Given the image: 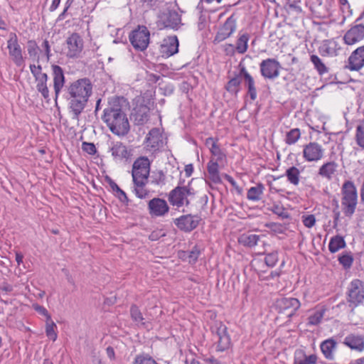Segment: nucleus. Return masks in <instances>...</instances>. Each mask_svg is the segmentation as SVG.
Masks as SVG:
<instances>
[{
    "instance_id": "69168bd1",
    "label": "nucleus",
    "mask_w": 364,
    "mask_h": 364,
    "mask_svg": "<svg viewBox=\"0 0 364 364\" xmlns=\"http://www.w3.org/2000/svg\"><path fill=\"white\" fill-rule=\"evenodd\" d=\"M23 255L21 252H16V261L18 265H20L21 263H23Z\"/></svg>"
},
{
    "instance_id": "2f4dec72",
    "label": "nucleus",
    "mask_w": 364,
    "mask_h": 364,
    "mask_svg": "<svg viewBox=\"0 0 364 364\" xmlns=\"http://www.w3.org/2000/svg\"><path fill=\"white\" fill-rule=\"evenodd\" d=\"M345 247L346 242L343 237L338 235L333 237L328 244V249L331 253H335Z\"/></svg>"
},
{
    "instance_id": "5fc2aeb1",
    "label": "nucleus",
    "mask_w": 364,
    "mask_h": 364,
    "mask_svg": "<svg viewBox=\"0 0 364 364\" xmlns=\"http://www.w3.org/2000/svg\"><path fill=\"white\" fill-rule=\"evenodd\" d=\"M82 149L89 154H94L96 152L95 146L92 143L84 142Z\"/></svg>"
},
{
    "instance_id": "2eb2a0df",
    "label": "nucleus",
    "mask_w": 364,
    "mask_h": 364,
    "mask_svg": "<svg viewBox=\"0 0 364 364\" xmlns=\"http://www.w3.org/2000/svg\"><path fill=\"white\" fill-rule=\"evenodd\" d=\"M192 194L191 189L186 186L177 187L171 192L169 200L173 205L181 207L185 203L188 204L187 198Z\"/></svg>"
},
{
    "instance_id": "0eeeda50",
    "label": "nucleus",
    "mask_w": 364,
    "mask_h": 364,
    "mask_svg": "<svg viewBox=\"0 0 364 364\" xmlns=\"http://www.w3.org/2000/svg\"><path fill=\"white\" fill-rule=\"evenodd\" d=\"M7 49L11 60L18 67L24 65L25 60L23 56L22 48L18 43L16 33H11L7 40Z\"/></svg>"
},
{
    "instance_id": "6e6552de",
    "label": "nucleus",
    "mask_w": 364,
    "mask_h": 364,
    "mask_svg": "<svg viewBox=\"0 0 364 364\" xmlns=\"http://www.w3.org/2000/svg\"><path fill=\"white\" fill-rule=\"evenodd\" d=\"M261 75L264 79L274 80L279 76L282 65L275 58H267L259 65Z\"/></svg>"
},
{
    "instance_id": "79ce46f5",
    "label": "nucleus",
    "mask_w": 364,
    "mask_h": 364,
    "mask_svg": "<svg viewBox=\"0 0 364 364\" xmlns=\"http://www.w3.org/2000/svg\"><path fill=\"white\" fill-rule=\"evenodd\" d=\"M30 70L35 80L48 75L46 73L42 72V67L40 65H30Z\"/></svg>"
},
{
    "instance_id": "a211bd4d",
    "label": "nucleus",
    "mask_w": 364,
    "mask_h": 364,
    "mask_svg": "<svg viewBox=\"0 0 364 364\" xmlns=\"http://www.w3.org/2000/svg\"><path fill=\"white\" fill-rule=\"evenodd\" d=\"M163 145V136L159 129H152L146 140V149L151 151L154 152L159 149Z\"/></svg>"
},
{
    "instance_id": "412c9836",
    "label": "nucleus",
    "mask_w": 364,
    "mask_h": 364,
    "mask_svg": "<svg viewBox=\"0 0 364 364\" xmlns=\"http://www.w3.org/2000/svg\"><path fill=\"white\" fill-rule=\"evenodd\" d=\"M150 107L148 105L140 103L134 108L132 114L135 123L138 125L145 124L149 119Z\"/></svg>"
},
{
    "instance_id": "4d7b16f0",
    "label": "nucleus",
    "mask_w": 364,
    "mask_h": 364,
    "mask_svg": "<svg viewBox=\"0 0 364 364\" xmlns=\"http://www.w3.org/2000/svg\"><path fill=\"white\" fill-rule=\"evenodd\" d=\"M242 75H240V73L239 75H236L235 77L231 78L229 80V87L233 86V87H238L242 81Z\"/></svg>"
},
{
    "instance_id": "774afa93",
    "label": "nucleus",
    "mask_w": 364,
    "mask_h": 364,
    "mask_svg": "<svg viewBox=\"0 0 364 364\" xmlns=\"http://www.w3.org/2000/svg\"><path fill=\"white\" fill-rule=\"evenodd\" d=\"M107 355L110 359L114 358V350L112 347H107L106 349Z\"/></svg>"
},
{
    "instance_id": "39448f33",
    "label": "nucleus",
    "mask_w": 364,
    "mask_h": 364,
    "mask_svg": "<svg viewBox=\"0 0 364 364\" xmlns=\"http://www.w3.org/2000/svg\"><path fill=\"white\" fill-rule=\"evenodd\" d=\"M129 38L135 50L144 51L149 44L150 32L146 26H139L129 34Z\"/></svg>"
},
{
    "instance_id": "c756f323",
    "label": "nucleus",
    "mask_w": 364,
    "mask_h": 364,
    "mask_svg": "<svg viewBox=\"0 0 364 364\" xmlns=\"http://www.w3.org/2000/svg\"><path fill=\"white\" fill-rule=\"evenodd\" d=\"M249 40V36L247 33H243L238 38L235 47L232 44H229V48H232L240 54L245 53L247 49V42Z\"/></svg>"
},
{
    "instance_id": "3c124183",
    "label": "nucleus",
    "mask_w": 364,
    "mask_h": 364,
    "mask_svg": "<svg viewBox=\"0 0 364 364\" xmlns=\"http://www.w3.org/2000/svg\"><path fill=\"white\" fill-rule=\"evenodd\" d=\"M112 188L114 191H116V192L117 193V197L122 202H123V203L128 202V198H127L126 193H124V191L120 189L119 187L117 184H114V186H112Z\"/></svg>"
},
{
    "instance_id": "5701e85b",
    "label": "nucleus",
    "mask_w": 364,
    "mask_h": 364,
    "mask_svg": "<svg viewBox=\"0 0 364 364\" xmlns=\"http://www.w3.org/2000/svg\"><path fill=\"white\" fill-rule=\"evenodd\" d=\"M343 344L352 350L361 352L364 350V336L350 333L344 338Z\"/></svg>"
},
{
    "instance_id": "b1692460",
    "label": "nucleus",
    "mask_w": 364,
    "mask_h": 364,
    "mask_svg": "<svg viewBox=\"0 0 364 364\" xmlns=\"http://www.w3.org/2000/svg\"><path fill=\"white\" fill-rule=\"evenodd\" d=\"M110 151L114 159L117 161L127 159L129 156V152L127 146L120 141L113 143L110 147Z\"/></svg>"
},
{
    "instance_id": "c03bdc74",
    "label": "nucleus",
    "mask_w": 364,
    "mask_h": 364,
    "mask_svg": "<svg viewBox=\"0 0 364 364\" xmlns=\"http://www.w3.org/2000/svg\"><path fill=\"white\" fill-rule=\"evenodd\" d=\"M229 183L232 186L231 191L232 193H236L237 196H242L243 193V184L237 183L233 178L229 176Z\"/></svg>"
},
{
    "instance_id": "bf43d9fd",
    "label": "nucleus",
    "mask_w": 364,
    "mask_h": 364,
    "mask_svg": "<svg viewBox=\"0 0 364 364\" xmlns=\"http://www.w3.org/2000/svg\"><path fill=\"white\" fill-rule=\"evenodd\" d=\"M42 46L45 50V53L47 57V60H49V59L51 56V53H50V47L48 41L47 40H45L43 43Z\"/></svg>"
},
{
    "instance_id": "72a5a7b5",
    "label": "nucleus",
    "mask_w": 364,
    "mask_h": 364,
    "mask_svg": "<svg viewBox=\"0 0 364 364\" xmlns=\"http://www.w3.org/2000/svg\"><path fill=\"white\" fill-rule=\"evenodd\" d=\"M326 309L324 308H320L316 309L309 317L308 323L309 326H316L318 325L324 316Z\"/></svg>"
},
{
    "instance_id": "9d476101",
    "label": "nucleus",
    "mask_w": 364,
    "mask_h": 364,
    "mask_svg": "<svg viewBox=\"0 0 364 364\" xmlns=\"http://www.w3.org/2000/svg\"><path fill=\"white\" fill-rule=\"evenodd\" d=\"M150 163L146 157H140L133 164L132 175L133 181H148Z\"/></svg>"
},
{
    "instance_id": "37998d69",
    "label": "nucleus",
    "mask_w": 364,
    "mask_h": 364,
    "mask_svg": "<svg viewBox=\"0 0 364 364\" xmlns=\"http://www.w3.org/2000/svg\"><path fill=\"white\" fill-rule=\"evenodd\" d=\"M355 141L360 148L364 149V129L361 125L356 127Z\"/></svg>"
},
{
    "instance_id": "f704fd0d",
    "label": "nucleus",
    "mask_w": 364,
    "mask_h": 364,
    "mask_svg": "<svg viewBox=\"0 0 364 364\" xmlns=\"http://www.w3.org/2000/svg\"><path fill=\"white\" fill-rule=\"evenodd\" d=\"M285 175L288 181L294 186H297L299 183L300 171L295 166H291L287 169Z\"/></svg>"
},
{
    "instance_id": "6e6d98bb",
    "label": "nucleus",
    "mask_w": 364,
    "mask_h": 364,
    "mask_svg": "<svg viewBox=\"0 0 364 364\" xmlns=\"http://www.w3.org/2000/svg\"><path fill=\"white\" fill-rule=\"evenodd\" d=\"M236 18H235V14H232L229 18V36L231 33L235 31L236 30Z\"/></svg>"
},
{
    "instance_id": "f8f14e48",
    "label": "nucleus",
    "mask_w": 364,
    "mask_h": 364,
    "mask_svg": "<svg viewBox=\"0 0 364 364\" xmlns=\"http://www.w3.org/2000/svg\"><path fill=\"white\" fill-rule=\"evenodd\" d=\"M149 213L151 217L159 218L165 216L169 211L167 202L160 198H154L148 203Z\"/></svg>"
},
{
    "instance_id": "4468645a",
    "label": "nucleus",
    "mask_w": 364,
    "mask_h": 364,
    "mask_svg": "<svg viewBox=\"0 0 364 364\" xmlns=\"http://www.w3.org/2000/svg\"><path fill=\"white\" fill-rule=\"evenodd\" d=\"M179 43L176 36L164 38L159 46V53L164 58H168L178 52Z\"/></svg>"
},
{
    "instance_id": "f257e3e1",
    "label": "nucleus",
    "mask_w": 364,
    "mask_h": 364,
    "mask_svg": "<svg viewBox=\"0 0 364 364\" xmlns=\"http://www.w3.org/2000/svg\"><path fill=\"white\" fill-rule=\"evenodd\" d=\"M92 86L88 79H80L68 87L70 95V109L73 119H78L79 115L83 111L89 97L92 94Z\"/></svg>"
},
{
    "instance_id": "603ef678",
    "label": "nucleus",
    "mask_w": 364,
    "mask_h": 364,
    "mask_svg": "<svg viewBox=\"0 0 364 364\" xmlns=\"http://www.w3.org/2000/svg\"><path fill=\"white\" fill-rule=\"evenodd\" d=\"M303 223L306 228H312L316 223L315 216L314 215L303 216Z\"/></svg>"
},
{
    "instance_id": "e433bc0d",
    "label": "nucleus",
    "mask_w": 364,
    "mask_h": 364,
    "mask_svg": "<svg viewBox=\"0 0 364 364\" xmlns=\"http://www.w3.org/2000/svg\"><path fill=\"white\" fill-rule=\"evenodd\" d=\"M301 136L300 129L294 128L288 132L286 134L285 142L289 145L295 144Z\"/></svg>"
},
{
    "instance_id": "20e7f679",
    "label": "nucleus",
    "mask_w": 364,
    "mask_h": 364,
    "mask_svg": "<svg viewBox=\"0 0 364 364\" xmlns=\"http://www.w3.org/2000/svg\"><path fill=\"white\" fill-rule=\"evenodd\" d=\"M274 307L278 314L285 315L291 321L301 307V302L296 298L281 296L276 299Z\"/></svg>"
},
{
    "instance_id": "a878e982",
    "label": "nucleus",
    "mask_w": 364,
    "mask_h": 364,
    "mask_svg": "<svg viewBox=\"0 0 364 364\" xmlns=\"http://www.w3.org/2000/svg\"><path fill=\"white\" fill-rule=\"evenodd\" d=\"M336 347V342L333 338L327 339L321 343L320 348L324 357L328 360H333V351Z\"/></svg>"
},
{
    "instance_id": "f3484780",
    "label": "nucleus",
    "mask_w": 364,
    "mask_h": 364,
    "mask_svg": "<svg viewBox=\"0 0 364 364\" xmlns=\"http://www.w3.org/2000/svg\"><path fill=\"white\" fill-rule=\"evenodd\" d=\"M240 75H242L244 86L247 89V96L250 98L252 102L255 101L257 97V91L255 79L247 72L245 66L241 67Z\"/></svg>"
},
{
    "instance_id": "a18cd8bd",
    "label": "nucleus",
    "mask_w": 364,
    "mask_h": 364,
    "mask_svg": "<svg viewBox=\"0 0 364 364\" xmlns=\"http://www.w3.org/2000/svg\"><path fill=\"white\" fill-rule=\"evenodd\" d=\"M134 364H158L156 361L148 355H140L135 358Z\"/></svg>"
},
{
    "instance_id": "c9c22d12",
    "label": "nucleus",
    "mask_w": 364,
    "mask_h": 364,
    "mask_svg": "<svg viewBox=\"0 0 364 364\" xmlns=\"http://www.w3.org/2000/svg\"><path fill=\"white\" fill-rule=\"evenodd\" d=\"M133 182L134 192L136 197H138L139 198H145L149 194V191L145 188L147 181H139Z\"/></svg>"
},
{
    "instance_id": "393cba45",
    "label": "nucleus",
    "mask_w": 364,
    "mask_h": 364,
    "mask_svg": "<svg viewBox=\"0 0 364 364\" xmlns=\"http://www.w3.org/2000/svg\"><path fill=\"white\" fill-rule=\"evenodd\" d=\"M338 168V164L336 162L333 161H327L320 166L318 173L322 178L330 181L337 172Z\"/></svg>"
},
{
    "instance_id": "ea45409f",
    "label": "nucleus",
    "mask_w": 364,
    "mask_h": 364,
    "mask_svg": "<svg viewBox=\"0 0 364 364\" xmlns=\"http://www.w3.org/2000/svg\"><path fill=\"white\" fill-rule=\"evenodd\" d=\"M338 262L344 269H349L353 262V257L350 252L343 254L338 257Z\"/></svg>"
},
{
    "instance_id": "49530a36",
    "label": "nucleus",
    "mask_w": 364,
    "mask_h": 364,
    "mask_svg": "<svg viewBox=\"0 0 364 364\" xmlns=\"http://www.w3.org/2000/svg\"><path fill=\"white\" fill-rule=\"evenodd\" d=\"M264 262L269 267H274L278 262V252L277 251L267 254Z\"/></svg>"
},
{
    "instance_id": "0e129e2a",
    "label": "nucleus",
    "mask_w": 364,
    "mask_h": 364,
    "mask_svg": "<svg viewBox=\"0 0 364 364\" xmlns=\"http://www.w3.org/2000/svg\"><path fill=\"white\" fill-rule=\"evenodd\" d=\"M193 171V167L192 164H188L185 166V172L186 176H190Z\"/></svg>"
},
{
    "instance_id": "8fccbe9b",
    "label": "nucleus",
    "mask_w": 364,
    "mask_h": 364,
    "mask_svg": "<svg viewBox=\"0 0 364 364\" xmlns=\"http://www.w3.org/2000/svg\"><path fill=\"white\" fill-rule=\"evenodd\" d=\"M206 145L210 146V149L214 156H218L220 154V149L216 145V143L213 138H208L206 140Z\"/></svg>"
},
{
    "instance_id": "7c9ffc66",
    "label": "nucleus",
    "mask_w": 364,
    "mask_h": 364,
    "mask_svg": "<svg viewBox=\"0 0 364 364\" xmlns=\"http://www.w3.org/2000/svg\"><path fill=\"white\" fill-rule=\"evenodd\" d=\"M260 237L255 234H243L238 238L239 243L243 245L244 246H247L248 247H252L255 246L258 241L259 240Z\"/></svg>"
},
{
    "instance_id": "9b49d317",
    "label": "nucleus",
    "mask_w": 364,
    "mask_h": 364,
    "mask_svg": "<svg viewBox=\"0 0 364 364\" xmlns=\"http://www.w3.org/2000/svg\"><path fill=\"white\" fill-rule=\"evenodd\" d=\"M324 149L318 142H309L304 146L303 157L307 162H317L323 159Z\"/></svg>"
},
{
    "instance_id": "680f3d73",
    "label": "nucleus",
    "mask_w": 364,
    "mask_h": 364,
    "mask_svg": "<svg viewBox=\"0 0 364 364\" xmlns=\"http://www.w3.org/2000/svg\"><path fill=\"white\" fill-rule=\"evenodd\" d=\"M288 6L289 9H294L295 11L300 13L301 12V9L300 6H299L296 2L289 3L288 4Z\"/></svg>"
},
{
    "instance_id": "cd10ccee",
    "label": "nucleus",
    "mask_w": 364,
    "mask_h": 364,
    "mask_svg": "<svg viewBox=\"0 0 364 364\" xmlns=\"http://www.w3.org/2000/svg\"><path fill=\"white\" fill-rule=\"evenodd\" d=\"M208 173L209 178L214 183H219L221 180L219 171V164L212 159L208 164Z\"/></svg>"
},
{
    "instance_id": "de8ad7c7",
    "label": "nucleus",
    "mask_w": 364,
    "mask_h": 364,
    "mask_svg": "<svg viewBox=\"0 0 364 364\" xmlns=\"http://www.w3.org/2000/svg\"><path fill=\"white\" fill-rule=\"evenodd\" d=\"M130 314L132 319L137 323L143 324V316L141 311L136 306H132L130 309Z\"/></svg>"
},
{
    "instance_id": "bb28decb",
    "label": "nucleus",
    "mask_w": 364,
    "mask_h": 364,
    "mask_svg": "<svg viewBox=\"0 0 364 364\" xmlns=\"http://www.w3.org/2000/svg\"><path fill=\"white\" fill-rule=\"evenodd\" d=\"M48 77L45 76L35 80L37 91L41 95L47 102L50 100V91L47 85Z\"/></svg>"
},
{
    "instance_id": "aec40b11",
    "label": "nucleus",
    "mask_w": 364,
    "mask_h": 364,
    "mask_svg": "<svg viewBox=\"0 0 364 364\" xmlns=\"http://www.w3.org/2000/svg\"><path fill=\"white\" fill-rule=\"evenodd\" d=\"M199 222V218L196 215H186L176 219L175 224L181 230L191 231L196 228Z\"/></svg>"
},
{
    "instance_id": "e2e57ef3",
    "label": "nucleus",
    "mask_w": 364,
    "mask_h": 364,
    "mask_svg": "<svg viewBox=\"0 0 364 364\" xmlns=\"http://www.w3.org/2000/svg\"><path fill=\"white\" fill-rule=\"evenodd\" d=\"M60 3V0H53L49 10L50 11H55L58 7Z\"/></svg>"
},
{
    "instance_id": "13d9d810",
    "label": "nucleus",
    "mask_w": 364,
    "mask_h": 364,
    "mask_svg": "<svg viewBox=\"0 0 364 364\" xmlns=\"http://www.w3.org/2000/svg\"><path fill=\"white\" fill-rule=\"evenodd\" d=\"M200 255V250H198L197 248H195L194 250H192L190 252H189V262H196V261L197 260L198 257H199Z\"/></svg>"
},
{
    "instance_id": "58836bf2",
    "label": "nucleus",
    "mask_w": 364,
    "mask_h": 364,
    "mask_svg": "<svg viewBox=\"0 0 364 364\" xmlns=\"http://www.w3.org/2000/svg\"><path fill=\"white\" fill-rule=\"evenodd\" d=\"M56 328V324L51 319L46 320V336L53 341H55L58 337L57 333L55 331Z\"/></svg>"
},
{
    "instance_id": "7ed1b4c3",
    "label": "nucleus",
    "mask_w": 364,
    "mask_h": 364,
    "mask_svg": "<svg viewBox=\"0 0 364 364\" xmlns=\"http://www.w3.org/2000/svg\"><path fill=\"white\" fill-rule=\"evenodd\" d=\"M341 208L344 216L351 218L358 205V191L352 181H346L341 189Z\"/></svg>"
},
{
    "instance_id": "dca6fc26",
    "label": "nucleus",
    "mask_w": 364,
    "mask_h": 364,
    "mask_svg": "<svg viewBox=\"0 0 364 364\" xmlns=\"http://www.w3.org/2000/svg\"><path fill=\"white\" fill-rule=\"evenodd\" d=\"M364 38V25L356 24L348 29L343 36V41L348 46H353Z\"/></svg>"
},
{
    "instance_id": "f03ea898",
    "label": "nucleus",
    "mask_w": 364,
    "mask_h": 364,
    "mask_svg": "<svg viewBox=\"0 0 364 364\" xmlns=\"http://www.w3.org/2000/svg\"><path fill=\"white\" fill-rule=\"evenodd\" d=\"M102 120L110 131L118 136L127 134L129 130V124L126 114L119 107H107L104 109Z\"/></svg>"
},
{
    "instance_id": "c85d7f7f",
    "label": "nucleus",
    "mask_w": 364,
    "mask_h": 364,
    "mask_svg": "<svg viewBox=\"0 0 364 364\" xmlns=\"http://www.w3.org/2000/svg\"><path fill=\"white\" fill-rule=\"evenodd\" d=\"M317 360L315 354L306 355L303 351H299L295 354L294 364H316Z\"/></svg>"
},
{
    "instance_id": "09e8293b",
    "label": "nucleus",
    "mask_w": 364,
    "mask_h": 364,
    "mask_svg": "<svg viewBox=\"0 0 364 364\" xmlns=\"http://www.w3.org/2000/svg\"><path fill=\"white\" fill-rule=\"evenodd\" d=\"M38 46L36 43L33 41L28 42V53L31 58H36L38 55Z\"/></svg>"
},
{
    "instance_id": "338daca9",
    "label": "nucleus",
    "mask_w": 364,
    "mask_h": 364,
    "mask_svg": "<svg viewBox=\"0 0 364 364\" xmlns=\"http://www.w3.org/2000/svg\"><path fill=\"white\" fill-rule=\"evenodd\" d=\"M272 210V212L277 214L278 215H282L283 213L282 208L278 205H274Z\"/></svg>"
},
{
    "instance_id": "1a4fd4ad",
    "label": "nucleus",
    "mask_w": 364,
    "mask_h": 364,
    "mask_svg": "<svg viewBox=\"0 0 364 364\" xmlns=\"http://www.w3.org/2000/svg\"><path fill=\"white\" fill-rule=\"evenodd\" d=\"M347 301L350 305L357 306L364 299V283L360 279H353L348 287Z\"/></svg>"
},
{
    "instance_id": "052dcab7",
    "label": "nucleus",
    "mask_w": 364,
    "mask_h": 364,
    "mask_svg": "<svg viewBox=\"0 0 364 364\" xmlns=\"http://www.w3.org/2000/svg\"><path fill=\"white\" fill-rule=\"evenodd\" d=\"M333 223H334L335 225H336L338 224V222L340 216H341V211L339 210H337V208H333Z\"/></svg>"
},
{
    "instance_id": "4c0bfd02",
    "label": "nucleus",
    "mask_w": 364,
    "mask_h": 364,
    "mask_svg": "<svg viewBox=\"0 0 364 364\" xmlns=\"http://www.w3.org/2000/svg\"><path fill=\"white\" fill-rule=\"evenodd\" d=\"M311 61L314 64V68L316 69L320 75H323L328 72V68L325 64L321 61L318 56L316 55H311Z\"/></svg>"
},
{
    "instance_id": "a19ab883",
    "label": "nucleus",
    "mask_w": 364,
    "mask_h": 364,
    "mask_svg": "<svg viewBox=\"0 0 364 364\" xmlns=\"http://www.w3.org/2000/svg\"><path fill=\"white\" fill-rule=\"evenodd\" d=\"M227 23L228 20H225L223 23V26L218 32L214 40V43L215 45L219 44L221 42L225 41L226 38H228V28L226 27Z\"/></svg>"
},
{
    "instance_id": "ddd939ff",
    "label": "nucleus",
    "mask_w": 364,
    "mask_h": 364,
    "mask_svg": "<svg viewBox=\"0 0 364 364\" xmlns=\"http://www.w3.org/2000/svg\"><path fill=\"white\" fill-rule=\"evenodd\" d=\"M364 67V46L353 50L348 59L345 68L350 71H359Z\"/></svg>"
},
{
    "instance_id": "6ab92c4d",
    "label": "nucleus",
    "mask_w": 364,
    "mask_h": 364,
    "mask_svg": "<svg viewBox=\"0 0 364 364\" xmlns=\"http://www.w3.org/2000/svg\"><path fill=\"white\" fill-rule=\"evenodd\" d=\"M51 68L53 89L55 91V100L57 101V99L58 98L60 91L65 85V75L62 68L59 65H53L51 66Z\"/></svg>"
},
{
    "instance_id": "4be33fe9",
    "label": "nucleus",
    "mask_w": 364,
    "mask_h": 364,
    "mask_svg": "<svg viewBox=\"0 0 364 364\" xmlns=\"http://www.w3.org/2000/svg\"><path fill=\"white\" fill-rule=\"evenodd\" d=\"M161 18L165 27L177 29L181 24V15L176 11H169L164 14Z\"/></svg>"
},
{
    "instance_id": "864d4df0",
    "label": "nucleus",
    "mask_w": 364,
    "mask_h": 364,
    "mask_svg": "<svg viewBox=\"0 0 364 364\" xmlns=\"http://www.w3.org/2000/svg\"><path fill=\"white\" fill-rule=\"evenodd\" d=\"M33 307L38 314L46 316L47 320H50V315L45 307L37 304H33Z\"/></svg>"
},
{
    "instance_id": "473e14b6",
    "label": "nucleus",
    "mask_w": 364,
    "mask_h": 364,
    "mask_svg": "<svg viewBox=\"0 0 364 364\" xmlns=\"http://www.w3.org/2000/svg\"><path fill=\"white\" fill-rule=\"evenodd\" d=\"M264 189V187L262 183H259L256 186L251 187L247 191V199L253 201L259 200L261 199V196L263 193Z\"/></svg>"
},
{
    "instance_id": "423d86ee",
    "label": "nucleus",
    "mask_w": 364,
    "mask_h": 364,
    "mask_svg": "<svg viewBox=\"0 0 364 364\" xmlns=\"http://www.w3.org/2000/svg\"><path fill=\"white\" fill-rule=\"evenodd\" d=\"M83 48L82 37L77 33H73L65 40L64 53L69 58H76L80 55Z\"/></svg>"
}]
</instances>
